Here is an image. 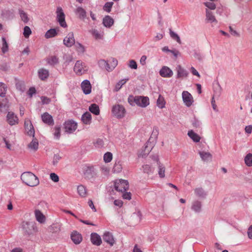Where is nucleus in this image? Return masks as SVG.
Segmentation results:
<instances>
[{"label":"nucleus","instance_id":"f257e3e1","mask_svg":"<svg viewBox=\"0 0 252 252\" xmlns=\"http://www.w3.org/2000/svg\"><path fill=\"white\" fill-rule=\"evenodd\" d=\"M21 179L22 182L30 187L37 186L39 184L37 177L31 172H25L22 174Z\"/></svg>","mask_w":252,"mask_h":252},{"label":"nucleus","instance_id":"f03ea898","mask_svg":"<svg viewBox=\"0 0 252 252\" xmlns=\"http://www.w3.org/2000/svg\"><path fill=\"white\" fill-rule=\"evenodd\" d=\"M133 100L136 104L142 107H145L149 104V98L146 96H136L134 97L130 96L128 98V102L132 105Z\"/></svg>","mask_w":252,"mask_h":252},{"label":"nucleus","instance_id":"7ed1b4c3","mask_svg":"<svg viewBox=\"0 0 252 252\" xmlns=\"http://www.w3.org/2000/svg\"><path fill=\"white\" fill-rule=\"evenodd\" d=\"M113 188L115 189L121 193L125 192L128 189V182L127 180L119 179L113 182Z\"/></svg>","mask_w":252,"mask_h":252},{"label":"nucleus","instance_id":"20e7f679","mask_svg":"<svg viewBox=\"0 0 252 252\" xmlns=\"http://www.w3.org/2000/svg\"><path fill=\"white\" fill-rule=\"evenodd\" d=\"M112 114L117 118H122L125 116L126 110L124 107L120 104L115 105L112 109Z\"/></svg>","mask_w":252,"mask_h":252},{"label":"nucleus","instance_id":"39448f33","mask_svg":"<svg viewBox=\"0 0 252 252\" xmlns=\"http://www.w3.org/2000/svg\"><path fill=\"white\" fill-rule=\"evenodd\" d=\"M88 70V67L85 63L81 61H77L74 67V71L78 75L85 73Z\"/></svg>","mask_w":252,"mask_h":252},{"label":"nucleus","instance_id":"423d86ee","mask_svg":"<svg viewBox=\"0 0 252 252\" xmlns=\"http://www.w3.org/2000/svg\"><path fill=\"white\" fill-rule=\"evenodd\" d=\"M57 19L61 26L63 28L67 27V24L65 21V14L62 7H58L57 8Z\"/></svg>","mask_w":252,"mask_h":252},{"label":"nucleus","instance_id":"0eeeda50","mask_svg":"<svg viewBox=\"0 0 252 252\" xmlns=\"http://www.w3.org/2000/svg\"><path fill=\"white\" fill-rule=\"evenodd\" d=\"M182 98L184 103L187 107L190 106L193 102V98L191 94L188 91H183Z\"/></svg>","mask_w":252,"mask_h":252},{"label":"nucleus","instance_id":"6e6552de","mask_svg":"<svg viewBox=\"0 0 252 252\" xmlns=\"http://www.w3.org/2000/svg\"><path fill=\"white\" fill-rule=\"evenodd\" d=\"M25 128L27 134L29 136H34V129L32 124L31 121L29 119H26L25 121Z\"/></svg>","mask_w":252,"mask_h":252},{"label":"nucleus","instance_id":"1a4fd4ad","mask_svg":"<svg viewBox=\"0 0 252 252\" xmlns=\"http://www.w3.org/2000/svg\"><path fill=\"white\" fill-rule=\"evenodd\" d=\"M77 128V123L72 121H68L64 124L65 131L68 133H71Z\"/></svg>","mask_w":252,"mask_h":252},{"label":"nucleus","instance_id":"9d476101","mask_svg":"<svg viewBox=\"0 0 252 252\" xmlns=\"http://www.w3.org/2000/svg\"><path fill=\"white\" fill-rule=\"evenodd\" d=\"M63 43L68 47H71L75 44V39L73 32H71L67 34L63 39Z\"/></svg>","mask_w":252,"mask_h":252},{"label":"nucleus","instance_id":"9b49d317","mask_svg":"<svg viewBox=\"0 0 252 252\" xmlns=\"http://www.w3.org/2000/svg\"><path fill=\"white\" fill-rule=\"evenodd\" d=\"M7 121L10 126H13L18 123V118L12 112H8L7 116Z\"/></svg>","mask_w":252,"mask_h":252},{"label":"nucleus","instance_id":"f8f14e48","mask_svg":"<svg viewBox=\"0 0 252 252\" xmlns=\"http://www.w3.org/2000/svg\"><path fill=\"white\" fill-rule=\"evenodd\" d=\"M81 88L85 94H89L91 93L92 86L89 80H84L81 83Z\"/></svg>","mask_w":252,"mask_h":252},{"label":"nucleus","instance_id":"ddd939ff","mask_svg":"<svg viewBox=\"0 0 252 252\" xmlns=\"http://www.w3.org/2000/svg\"><path fill=\"white\" fill-rule=\"evenodd\" d=\"M41 119L43 123L48 125L52 126L54 125L52 116L47 112H45L41 115Z\"/></svg>","mask_w":252,"mask_h":252},{"label":"nucleus","instance_id":"4468645a","mask_svg":"<svg viewBox=\"0 0 252 252\" xmlns=\"http://www.w3.org/2000/svg\"><path fill=\"white\" fill-rule=\"evenodd\" d=\"M103 239L104 241L109 244L110 246H113L115 243V240L112 233L109 232H106L104 233Z\"/></svg>","mask_w":252,"mask_h":252},{"label":"nucleus","instance_id":"2eb2a0df","mask_svg":"<svg viewBox=\"0 0 252 252\" xmlns=\"http://www.w3.org/2000/svg\"><path fill=\"white\" fill-rule=\"evenodd\" d=\"M71 239L75 244H79L82 241V236L80 233L74 231L71 234Z\"/></svg>","mask_w":252,"mask_h":252},{"label":"nucleus","instance_id":"dca6fc26","mask_svg":"<svg viewBox=\"0 0 252 252\" xmlns=\"http://www.w3.org/2000/svg\"><path fill=\"white\" fill-rule=\"evenodd\" d=\"M91 240L93 245L100 246L102 243L100 236L96 233H92L91 235Z\"/></svg>","mask_w":252,"mask_h":252},{"label":"nucleus","instance_id":"f3484780","mask_svg":"<svg viewBox=\"0 0 252 252\" xmlns=\"http://www.w3.org/2000/svg\"><path fill=\"white\" fill-rule=\"evenodd\" d=\"M159 74L163 77H170L173 74V72L167 66H163L160 69Z\"/></svg>","mask_w":252,"mask_h":252},{"label":"nucleus","instance_id":"a211bd4d","mask_svg":"<svg viewBox=\"0 0 252 252\" xmlns=\"http://www.w3.org/2000/svg\"><path fill=\"white\" fill-rule=\"evenodd\" d=\"M154 159L157 161V165L158 166V173L160 178H163L165 176V169L164 166L161 164L158 160V157H155Z\"/></svg>","mask_w":252,"mask_h":252},{"label":"nucleus","instance_id":"6ab92c4d","mask_svg":"<svg viewBox=\"0 0 252 252\" xmlns=\"http://www.w3.org/2000/svg\"><path fill=\"white\" fill-rule=\"evenodd\" d=\"M34 215L36 220L40 223H43L45 222L46 218L43 213L39 210H36L34 211Z\"/></svg>","mask_w":252,"mask_h":252},{"label":"nucleus","instance_id":"aec40b11","mask_svg":"<svg viewBox=\"0 0 252 252\" xmlns=\"http://www.w3.org/2000/svg\"><path fill=\"white\" fill-rule=\"evenodd\" d=\"M26 226H30V229L32 231V233L33 232H36L37 231V227H36L35 223L34 222H30L28 221H24L22 223V227L24 228H26Z\"/></svg>","mask_w":252,"mask_h":252},{"label":"nucleus","instance_id":"412c9836","mask_svg":"<svg viewBox=\"0 0 252 252\" xmlns=\"http://www.w3.org/2000/svg\"><path fill=\"white\" fill-rule=\"evenodd\" d=\"M75 13L78 15V17L81 20H84L87 16L86 10L81 7H78L76 9Z\"/></svg>","mask_w":252,"mask_h":252},{"label":"nucleus","instance_id":"4be33fe9","mask_svg":"<svg viewBox=\"0 0 252 252\" xmlns=\"http://www.w3.org/2000/svg\"><path fill=\"white\" fill-rule=\"evenodd\" d=\"M176 70L178 77H186L188 74L187 70L183 68L181 65H178L176 67Z\"/></svg>","mask_w":252,"mask_h":252},{"label":"nucleus","instance_id":"5701e85b","mask_svg":"<svg viewBox=\"0 0 252 252\" xmlns=\"http://www.w3.org/2000/svg\"><path fill=\"white\" fill-rule=\"evenodd\" d=\"M114 24V20L109 16H106L103 19V25L107 27H111Z\"/></svg>","mask_w":252,"mask_h":252},{"label":"nucleus","instance_id":"b1692460","mask_svg":"<svg viewBox=\"0 0 252 252\" xmlns=\"http://www.w3.org/2000/svg\"><path fill=\"white\" fill-rule=\"evenodd\" d=\"M46 61L47 63L51 65H55L59 63V58L55 55L49 56L47 58Z\"/></svg>","mask_w":252,"mask_h":252},{"label":"nucleus","instance_id":"393cba45","mask_svg":"<svg viewBox=\"0 0 252 252\" xmlns=\"http://www.w3.org/2000/svg\"><path fill=\"white\" fill-rule=\"evenodd\" d=\"M199 154L202 160L207 161L211 160L212 157V155L209 152H206L204 151H200Z\"/></svg>","mask_w":252,"mask_h":252},{"label":"nucleus","instance_id":"a878e982","mask_svg":"<svg viewBox=\"0 0 252 252\" xmlns=\"http://www.w3.org/2000/svg\"><path fill=\"white\" fill-rule=\"evenodd\" d=\"M38 76L40 79H47L49 76V72L47 69L40 68L38 71Z\"/></svg>","mask_w":252,"mask_h":252},{"label":"nucleus","instance_id":"bb28decb","mask_svg":"<svg viewBox=\"0 0 252 252\" xmlns=\"http://www.w3.org/2000/svg\"><path fill=\"white\" fill-rule=\"evenodd\" d=\"M91 33L96 40H100L103 38L104 34L102 32H99L97 30L93 29L91 31Z\"/></svg>","mask_w":252,"mask_h":252},{"label":"nucleus","instance_id":"cd10ccee","mask_svg":"<svg viewBox=\"0 0 252 252\" xmlns=\"http://www.w3.org/2000/svg\"><path fill=\"white\" fill-rule=\"evenodd\" d=\"M201 202L197 200L193 202L191 206V209L196 213H199L201 211Z\"/></svg>","mask_w":252,"mask_h":252},{"label":"nucleus","instance_id":"c85d7f7f","mask_svg":"<svg viewBox=\"0 0 252 252\" xmlns=\"http://www.w3.org/2000/svg\"><path fill=\"white\" fill-rule=\"evenodd\" d=\"M92 116L90 112L85 113L82 116V121L85 124H90L91 122Z\"/></svg>","mask_w":252,"mask_h":252},{"label":"nucleus","instance_id":"c756f323","mask_svg":"<svg viewBox=\"0 0 252 252\" xmlns=\"http://www.w3.org/2000/svg\"><path fill=\"white\" fill-rule=\"evenodd\" d=\"M77 192L81 197H85L87 196V189L83 185H79L77 187Z\"/></svg>","mask_w":252,"mask_h":252},{"label":"nucleus","instance_id":"7c9ffc66","mask_svg":"<svg viewBox=\"0 0 252 252\" xmlns=\"http://www.w3.org/2000/svg\"><path fill=\"white\" fill-rule=\"evenodd\" d=\"M97 63L99 67L101 68L105 69L107 71H110V69L108 68V67H109V63L107 62V61L101 59L98 61Z\"/></svg>","mask_w":252,"mask_h":252},{"label":"nucleus","instance_id":"2f4dec72","mask_svg":"<svg viewBox=\"0 0 252 252\" xmlns=\"http://www.w3.org/2000/svg\"><path fill=\"white\" fill-rule=\"evenodd\" d=\"M107 62L109 63V67H108V68L110 69V71L114 69L118 64L117 60L114 58H110Z\"/></svg>","mask_w":252,"mask_h":252},{"label":"nucleus","instance_id":"473e14b6","mask_svg":"<svg viewBox=\"0 0 252 252\" xmlns=\"http://www.w3.org/2000/svg\"><path fill=\"white\" fill-rule=\"evenodd\" d=\"M61 223H54L50 226L49 229L53 233H58L61 231Z\"/></svg>","mask_w":252,"mask_h":252},{"label":"nucleus","instance_id":"72a5a7b5","mask_svg":"<svg viewBox=\"0 0 252 252\" xmlns=\"http://www.w3.org/2000/svg\"><path fill=\"white\" fill-rule=\"evenodd\" d=\"M188 135L195 142H198L200 140V136L192 130L189 131Z\"/></svg>","mask_w":252,"mask_h":252},{"label":"nucleus","instance_id":"f704fd0d","mask_svg":"<svg viewBox=\"0 0 252 252\" xmlns=\"http://www.w3.org/2000/svg\"><path fill=\"white\" fill-rule=\"evenodd\" d=\"M123 169L121 162L120 160L115 161L113 171L114 173H120Z\"/></svg>","mask_w":252,"mask_h":252},{"label":"nucleus","instance_id":"c9c22d12","mask_svg":"<svg viewBox=\"0 0 252 252\" xmlns=\"http://www.w3.org/2000/svg\"><path fill=\"white\" fill-rule=\"evenodd\" d=\"M28 148L31 150H32L34 151H36L38 148V142L37 139H33L32 141L29 144Z\"/></svg>","mask_w":252,"mask_h":252},{"label":"nucleus","instance_id":"e433bc0d","mask_svg":"<svg viewBox=\"0 0 252 252\" xmlns=\"http://www.w3.org/2000/svg\"><path fill=\"white\" fill-rule=\"evenodd\" d=\"M206 19L211 23L215 22L217 23V21L215 18V17L213 15L212 12L209 11L208 9L206 10Z\"/></svg>","mask_w":252,"mask_h":252},{"label":"nucleus","instance_id":"4c0bfd02","mask_svg":"<svg viewBox=\"0 0 252 252\" xmlns=\"http://www.w3.org/2000/svg\"><path fill=\"white\" fill-rule=\"evenodd\" d=\"M57 35V32L55 29H50L46 32L45 34L46 38L54 37Z\"/></svg>","mask_w":252,"mask_h":252},{"label":"nucleus","instance_id":"58836bf2","mask_svg":"<svg viewBox=\"0 0 252 252\" xmlns=\"http://www.w3.org/2000/svg\"><path fill=\"white\" fill-rule=\"evenodd\" d=\"M89 109L92 113L95 115H98L99 114V107L98 105L95 103L91 104Z\"/></svg>","mask_w":252,"mask_h":252},{"label":"nucleus","instance_id":"ea45409f","mask_svg":"<svg viewBox=\"0 0 252 252\" xmlns=\"http://www.w3.org/2000/svg\"><path fill=\"white\" fill-rule=\"evenodd\" d=\"M194 192L196 196L199 197H205L206 195V193L202 188H196L194 189Z\"/></svg>","mask_w":252,"mask_h":252},{"label":"nucleus","instance_id":"a19ab883","mask_svg":"<svg viewBox=\"0 0 252 252\" xmlns=\"http://www.w3.org/2000/svg\"><path fill=\"white\" fill-rule=\"evenodd\" d=\"M157 106L160 108H163L165 107V102L163 96L158 94V97L157 101Z\"/></svg>","mask_w":252,"mask_h":252},{"label":"nucleus","instance_id":"79ce46f5","mask_svg":"<svg viewBox=\"0 0 252 252\" xmlns=\"http://www.w3.org/2000/svg\"><path fill=\"white\" fill-rule=\"evenodd\" d=\"M245 164L249 167L252 166V154L249 153L245 158Z\"/></svg>","mask_w":252,"mask_h":252},{"label":"nucleus","instance_id":"37998d69","mask_svg":"<svg viewBox=\"0 0 252 252\" xmlns=\"http://www.w3.org/2000/svg\"><path fill=\"white\" fill-rule=\"evenodd\" d=\"M8 50V45L5 38L2 37L1 51L3 53H5Z\"/></svg>","mask_w":252,"mask_h":252},{"label":"nucleus","instance_id":"c03bdc74","mask_svg":"<svg viewBox=\"0 0 252 252\" xmlns=\"http://www.w3.org/2000/svg\"><path fill=\"white\" fill-rule=\"evenodd\" d=\"M76 50L78 54H83L85 49L84 46L79 42H76L75 45Z\"/></svg>","mask_w":252,"mask_h":252},{"label":"nucleus","instance_id":"a18cd8bd","mask_svg":"<svg viewBox=\"0 0 252 252\" xmlns=\"http://www.w3.org/2000/svg\"><path fill=\"white\" fill-rule=\"evenodd\" d=\"M19 14L20 15V17L21 20L25 23L28 22L29 19L28 16V14L25 12L23 10H20L19 11Z\"/></svg>","mask_w":252,"mask_h":252},{"label":"nucleus","instance_id":"49530a36","mask_svg":"<svg viewBox=\"0 0 252 252\" xmlns=\"http://www.w3.org/2000/svg\"><path fill=\"white\" fill-rule=\"evenodd\" d=\"M113 155L110 152L106 153L103 156V159L105 162H110L112 159Z\"/></svg>","mask_w":252,"mask_h":252},{"label":"nucleus","instance_id":"de8ad7c7","mask_svg":"<svg viewBox=\"0 0 252 252\" xmlns=\"http://www.w3.org/2000/svg\"><path fill=\"white\" fill-rule=\"evenodd\" d=\"M126 83V80H120L117 84L115 85V87L114 89V91L116 92L118 91L121 89L122 87Z\"/></svg>","mask_w":252,"mask_h":252},{"label":"nucleus","instance_id":"09e8293b","mask_svg":"<svg viewBox=\"0 0 252 252\" xmlns=\"http://www.w3.org/2000/svg\"><path fill=\"white\" fill-rule=\"evenodd\" d=\"M101 173L104 175H107L109 173L110 168L105 165H101L100 167Z\"/></svg>","mask_w":252,"mask_h":252},{"label":"nucleus","instance_id":"8fccbe9b","mask_svg":"<svg viewBox=\"0 0 252 252\" xmlns=\"http://www.w3.org/2000/svg\"><path fill=\"white\" fill-rule=\"evenodd\" d=\"M6 89H7V87H6V85L0 82V96H4L6 91Z\"/></svg>","mask_w":252,"mask_h":252},{"label":"nucleus","instance_id":"3c124183","mask_svg":"<svg viewBox=\"0 0 252 252\" xmlns=\"http://www.w3.org/2000/svg\"><path fill=\"white\" fill-rule=\"evenodd\" d=\"M54 135L55 138L57 139H59L61 136V127L58 126H56L54 128Z\"/></svg>","mask_w":252,"mask_h":252},{"label":"nucleus","instance_id":"603ef678","mask_svg":"<svg viewBox=\"0 0 252 252\" xmlns=\"http://www.w3.org/2000/svg\"><path fill=\"white\" fill-rule=\"evenodd\" d=\"M32 33L30 28L28 26H25L24 28L23 35L26 38H28Z\"/></svg>","mask_w":252,"mask_h":252},{"label":"nucleus","instance_id":"864d4df0","mask_svg":"<svg viewBox=\"0 0 252 252\" xmlns=\"http://www.w3.org/2000/svg\"><path fill=\"white\" fill-rule=\"evenodd\" d=\"M94 145L96 148H101L104 146V142L102 139L98 138L94 143Z\"/></svg>","mask_w":252,"mask_h":252},{"label":"nucleus","instance_id":"5fc2aeb1","mask_svg":"<svg viewBox=\"0 0 252 252\" xmlns=\"http://www.w3.org/2000/svg\"><path fill=\"white\" fill-rule=\"evenodd\" d=\"M113 2H106L105 4V5L104 7V10L108 12H110L111 11V9L113 6Z\"/></svg>","mask_w":252,"mask_h":252},{"label":"nucleus","instance_id":"6e6d98bb","mask_svg":"<svg viewBox=\"0 0 252 252\" xmlns=\"http://www.w3.org/2000/svg\"><path fill=\"white\" fill-rule=\"evenodd\" d=\"M170 36L173 39H175L179 43H180V44L181 43L180 38L177 34H176V33H175L174 32H173L171 31H170Z\"/></svg>","mask_w":252,"mask_h":252},{"label":"nucleus","instance_id":"4d7b16f0","mask_svg":"<svg viewBox=\"0 0 252 252\" xmlns=\"http://www.w3.org/2000/svg\"><path fill=\"white\" fill-rule=\"evenodd\" d=\"M128 66L132 69H136L137 68V63L134 60H131L129 61Z\"/></svg>","mask_w":252,"mask_h":252},{"label":"nucleus","instance_id":"13d9d810","mask_svg":"<svg viewBox=\"0 0 252 252\" xmlns=\"http://www.w3.org/2000/svg\"><path fill=\"white\" fill-rule=\"evenodd\" d=\"M143 171L145 173H147L148 174H149L150 173H151L153 172V170L151 168V167L148 165L146 164L143 166Z\"/></svg>","mask_w":252,"mask_h":252},{"label":"nucleus","instance_id":"bf43d9fd","mask_svg":"<svg viewBox=\"0 0 252 252\" xmlns=\"http://www.w3.org/2000/svg\"><path fill=\"white\" fill-rule=\"evenodd\" d=\"M204 5L208 8L211 10H214L216 9V5L214 3L212 2H206L204 3Z\"/></svg>","mask_w":252,"mask_h":252},{"label":"nucleus","instance_id":"052dcab7","mask_svg":"<svg viewBox=\"0 0 252 252\" xmlns=\"http://www.w3.org/2000/svg\"><path fill=\"white\" fill-rule=\"evenodd\" d=\"M50 179L54 182H58L59 181V176L55 173H51L50 175Z\"/></svg>","mask_w":252,"mask_h":252},{"label":"nucleus","instance_id":"680f3d73","mask_svg":"<svg viewBox=\"0 0 252 252\" xmlns=\"http://www.w3.org/2000/svg\"><path fill=\"white\" fill-rule=\"evenodd\" d=\"M122 193V196H123L124 199H127V200H130L131 199V195L130 192H124L123 193Z\"/></svg>","mask_w":252,"mask_h":252},{"label":"nucleus","instance_id":"e2e57ef3","mask_svg":"<svg viewBox=\"0 0 252 252\" xmlns=\"http://www.w3.org/2000/svg\"><path fill=\"white\" fill-rule=\"evenodd\" d=\"M41 100L42 104H49L51 101L50 99L46 96H41Z\"/></svg>","mask_w":252,"mask_h":252},{"label":"nucleus","instance_id":"0e129e2a","mask_svg":"<svg viewBox=\"0 0 252 252\" xmlns=\"http://www.w3.org/2000/svg\"><path fill=\"white\" fill-rule=\"evenodd\" d=\"M114 204L115 205V206L121 208L122 207L123 205V202L120 199L115 200L114 201Z\"/></svg>","mask_w":252,"mask_h":252},{"label":"nucleus","instance_id":"69168bd1","mask_svg":"<svg viewBox=\"0 0 252 252\" xmlns=\"http://www.w3.org/2000/svg\"><path fill=\"white\" fill-rule=\"evenodd\" d=\"M36 92L35 89L34 87H31L29 89L28 91V94L31 97L32 96L33 94H34Z\"/></svg>","mask_w":252,"mask_h":252},{"label":"nucleus","instance_id":"338daca9","mask_svg":"<svg viewBox=\"0 0 252 252\" xmlns=\"http://www.w3.org/2000/svg\"><path fill=\"white\" fill-rule=\"evenodd\" d=\"M190 72L192 73V74H193L194 75L196 76L198 78H199L200 77L199 73L198 72V71L193 67H191L190 68Z\"/></svg>","mask_w":252,"mask_h":252},{"label":"nucleus","instance_id":"774afa93","mask_svg":"<svg viewBox=\"0 0 252 252\" xmlns=\"http://www.w3.org/2000/svg\"><path fill=\"white\" fill-rule=\"evenodd\" d=\"M247 233L249 238L252 239V225L249 227Z\"/></svg>","mask_w":252,"mask_h":252}]
</instances>
